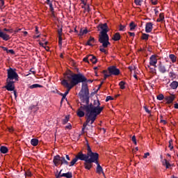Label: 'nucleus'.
Returning <instances> with one entry per match:
<instances>
[{"mask_svg": "<svg viewBox=\"0 0 178 178\" xmlns=\"http://www.w3.org/2000/svg\"><path fill=\"white\" fill-rule=\"evenodd\" d=\"M88 88L86 85L83 86L79 95L83 104H81L76 113L79 118H83L85 115L84 112H86L87 118L86 122L83 123L84 128L87 127L88 124H92L95 122L97 116L104 111V106H99L101 104L98 99L94 100L93 103L88 105V102H90Z\"/></svg>", "mask_w": 178, "mask_h": 178, "instance_id": "obj_1", "label": "nucleus"}, {"mask_svg": "<svg viewBox=\"0 0 178 178\" xmlns=\"http://www.w3.org/2000/svg\"><path fill=\"white\" fill-rule=\"evenodd\" d=\"M83 81H87V79L84 76V75L81 74H67L64 76V79L61 81L62 86L67 88V90L64 94H62L63 99L62 100L66 98V95L69 94V91H70L71 88L74 87V86H77L79 83H83Z\"/></svg>", "mask_w": 178, "mask_h": 178, "instance_id": "obj_2", "label": "nucleus"}, {"mask_svg": "<svg viewBox=\"0 0 178 178\" xmlns=\"http://www.w3.org/2000/svg\"><path fill=\"white\" fill-rule=\"evenodd\" d=\"M98 158H99V154L97 153L87 154L86 161L83 163L85 169L90 170L92 168V163H98Z\"/></svg>", "mask_w": 178, "mask_h": 178, "instance_id": "obj_3", "label": "nucleus"}, {"mask_svg": "<svg viewBox=\"0 0 178 178\" xmlns=\"http://www.w3.org/2000/svg\"><path fill=\"white\" fill-rule=\"evenodd\" d=\"M99 27H100L101 30H102V31L100 32V35L99 36V42H102L104 40L108 42V40H109V36L107 33L108 31H109L108 24L106 23L101 24L99 25Z\"/></svg>", "mask_w": 178, "mask_h": 178, "instance_id": "obj_4", "label": "nucleus"}, {"mask_svg": "<svg viewBox=\"0 0 178 178\" xmlns=\"http://www.w3.org/2000/svg\"><path fill=\"white\" fill-rule=\"evenodd\" d=\"M7 80H15V81H19V74L16 72V69L9 68L7 70Z\"/></svg>", "mask_w": 178, "mask_h": 178, "instance_id": "obj_5", "label": "nucleus"}, {"mask_svg": "<svg viewBox=\"0 0 178 178\" xmlns=\"http://www.w3.org/2000/svg\"><path fill=\"white\" fill-rule=\"evenodd\" d=\"M102 45L99 47V51L103 52L104 54H108V50L106 48L111 45V42H109V40H107V42L105 39H103L102 42H99Z\"/></svg>", "mask_w": 178, "mask_h": 178, "instance_id": "obj_6", "label": "nucleus"}, {"mask_svg": "<svg viewBox=\"0 0 178 178\" xmlns=\"http://www.w3.org/2000/svg\"><path fill=\"white\" fill-rule=\"evenodd\" d=\"M108 70L110 74H113V76H119L120 74V70L118 69L115 66L108 67Z\"/></svg>", "mask_w": 178, "mask_h": 178, "instance_id": "obj_7", "label": "nucleus"}, {"mask_svg": "<svg viewBox=\"0 0 178 178\" xmlns=\"http://www.w3.org/2000/svg\"><path fill=\"white\" fill-rule=\"evenodd\" d=\"M156 63H158V56L152 55L149 58V66H154L155 68L156 67Z\"/></svg>", "mask_w": 178, "mask_h": 178, "instance_id": "obj_8", "label": "nucleus"}, {"mask_svg": "<svg viewBox=\"0 0 178 178\" xmlns=\"http://www.w3.org/2000/svg\"><path fill=\"white\" fill-rule=\"evenodd\" d=\"M5 88H6L8 91H13L15 90V84H13V81L7 79V85L5 86Z\"/></svg>", "mask_w": 178, "mask_h": 178, "instance_id": "obj_9", "label": "nucleus"}, {"mask_svg": "<svg viewBox=\"0 0 178 178\" xmlns=\"http://www.w3.org/2000/svg\"><path fill=\"white\" fill-rule=\"evenodd\" d=\"M76 159H79L80 161H84L87 162V154H83V152H79L76 156Z\"/></svg>", "mask_w": 178, "mask_h": 178, "instance_id": "obj_10", "label": "nucleus"}, {"mask_svg": "<svg viewBox=\"0 0 178 178\" xmlns=\"http://www.w3.org/2000/svg\"><path fill=\"white\" fill-rule=\"evenodd\" d=\"M168 65H166L164 63H160L159 65V70L161 72V73H166V67Z\"/></svg>", "mask_w": 178, "mask_h": 178, "instance_id": "obj_11", "label": "nucleus"}, {"mask_svg": "<svg viewBox=\"0 0 178 178\" xmlns=\"http://www.w3.org/2000/svg\"><path fill=\"white\" fill-rule=\"evenodd\" d=\"M176 96L175 95H170V96H166L164 99L166 101L167 104H172L175 101Z\"/></svg>", "mask_w": 178, "mask_h": 178, "instance_id": "obj_12", "label": "nucleus"}, {"mask_svg": "<svg viewBox=\"0 0 178 178\" xmlns=\"http://www.w3.org/2000/svg\"><path fill=\"white\" fill-rule=\"evenodd\" d=\"M0 38H2V40H3L4 41H8V40H10V36H9V35L3 32L0 29Z\"/></svg>", "mask_w": 178, "mask_h": 178, "instance_id": "obj_13", "label": "nucleus"}, {"mask_svg": "<svg viewBox=\"0 0 178 178\" xmlns=\"http://www.w3.org/2000/svg\"><path fill=\"white\" fill-rule=\"evenodd\" d=\"M154 29V24L152 22H147L145 25V31L146 33H151Z\"/></svg>", "mask_w": 178, "mask_h": 178, "instance_id": "obj_14", "label": "nucleus"}, {"mask_svg": "<svg viewBox=\"0 0 178 178\" xmlns=\"http://www.w3.org/2000/svg\"><path fill=\"white\" fill-rule=\"evenodd\" d=\"M53 162L55 165V166H58L60 165V156L56 155L54 156Z\"/></svg>", "mask_w": 178, "mask_h": 178, "instance_id": "obj_15", "label": "nucleus"}, {"mask_svg": "<svg viewBox=\"0 0 178 178\" xmlns=\"http://www.w3.org/2000/svg\"><path fill=\"white\" fill-rule=\"evenodd\" d=\"M89 62H92V63H97V58L92 55L88 56Z\"/></svg>", "mask_w": 178, "mask_h": 178, "instance_id": "obj_16", "label": "nucleus"}, {"mask_svg": "<svg viewBox=\"0 0 178 178\" xmlns=\"http://www.w3.org/2000/svg\"><path fill=\"white\" fill-rule=\"evenodd\" d=\"M97 165V170H96L97 173H98L99 175H101V173H103L104 175V170L102 169V167H101V165H99V163H98V162Z\"/></svg>", "mask_w": 178, "mask_h": 178, "instance_id": "obj_17", "label": "nucleus"}, {"mask_svg": "<svg viewBox=\"0 0 178 178\" xmlns=\"http://www.w3.org/2000/svg\"><path fill=\"white\" fill-rule=\"evenodd\" d=\"M170 86L172 90H176V88H177L178 87V82L176 81H174L170 83Z\"/></svg>", "mask_w": 178, "mask_h": 178, "instance_id": "obj_18", "label": "nucleus"}, {"mask_svg": "<svg viewBox=\"0 0 178 178\" xmlns=\"http://www.w3.org/2000/svg\"><path fill=\"white\" fill-rule=\"evenodd\" d=\"M31 145H33V147H37V145H38V139L37 138H33L31 140Z\"/></svg>", "mask_w": 178, "mask_h": 178, "instance_id": "obj_19", "label": "nucleus"}, {"mask_svg": "<svg viewBox=\"0 0 178 178\" xmlns=\"http://www.w3.org/2000/svg\"><path fill=\"white\" fill-rule=\"evenodd\" d=\"M163 166H165L166 169H169L170 166H171L170 163L168 161V160L164 159L162 162Z\"/></svg>", "mask_w": 178, "mask_h": 178, "instance_id": "obj_20", "label": "nucleus"}, {"mask_svg": "<svg viewBox=\"0 0 178 178\" xmlns=\"http://www.w3.org/2000/svg\"><path fill=\"white\" fill-rule=\"evenodd\" d=\"M61 177H66V178H72L73 177V175H72V172H67V173H63V175H60Z\"/></svg>", "mask_w": 178, "mask_h": 178, "instance_id": "obj_21", "label": "nucleus"}, {"mask_svg": "<svg viewBox=\"0 0 178 178\" xmlns=\"http://www.w3.org/2000/svg\"><path fill=\"white\" fill-rule=\"evenodd\" d=\"M169 58L172 60V63H175L176 60H177V58L175 54H170Z\"/></svg>", "mask_w": 178, "mask_h": 178, "instance_id": "obj_22", "label": "nucleus"}, {"mask_svg": "<svg viewBox=\"0 0 178 178\" xmlns=\"http://www.w3.org/2000/svg\"><path fill=\"white\" fill-rule=\"evenodd\" d=\"M0 151H1V154H7L8 149V147H6L5 146H1L0 148Z\"/></svg>", "mask_w": 178, "mask_h": 178, "instance_id": "obj_23", "label": "nucleus"}, {"mask_svg": "<svg viewBox=\"0 0 178 178\" xmlns=\"http://www.w3.org/2000/svg\"><path fill=\"white\" fill-rule=\"evenodd\" d=\"M113 40L114 41H119L120 40V34L119 33H115L113 37Z\"/></svg>", "mask_w": 178, "mask_h": 178, "instance_id": "obj_24", "label": "nucleus"}, {"mask_svg": "<svg viewBox=\"0 0 178 178\" xmlns=\"http://www.w3.org/2000/svg\"><path fill=\"white\" fill-rule=\"evenodd\" d=\"M60 161L61 165H69V162H67V161H66V159L63 156L60 157Z\"/></svg>", "mask_w": 178, "mask_h": 178, "instance_id": "obj_25", "label": "nucleus"}, {"mask_svg": "<svg viewBox=\"0 0 178 178\" xmlns=\"http://www.w3.org/2000/svg\"><path fill=\"white\" fill-rule=\"evenodd\" d=\"M42 87V86H41L38 83H35L32 86H30L29 88H31V90H33V88H41Z\"/></svg>", "mask_w": 178, "mask_h": 178, "instance_id": "obj_26", "label": "nucleus"}, {"mask_svg": "<svg viewBox=\"0 0 178 178\" xmlns=\"http://www.w3.org/2000/svg\"><path fill=\"white\" fill-rule=\"evenodd\" d=\"M119 86L121 90H124V88H126V82L122 81L119 83Z\"/></svg>", "mask_w": 178, "mask_h": 178, "instance_id": "obj_27", "label": "nucleus"}, {"mask_svg": "<svg viewBox=\"0 0 178 178\" xmlns=\"http://www.w3.org/2000/svg\"><path fill=\"white\" fill-rule=\"evenodd\" d=\"M78 159H76V157L75 156L74 159H73L71 162L69 164V166L72 167V166H74V165H76V163L77 162Z\"/></svg>", "mask_w": 178, "mask_h": 178, "instance_id": "obj_28", "label": "nucleus"}, {"mask_svg": "<svg viewBox=\"0 0 178 178\" xmlns=\"http://www.w3.org/2000/svg\"><path fill=\"white\" fill-rule=\"evenodd\" d=\"M88 33V31L87 29H81L79 32V35H84L85 34H87Z\"/></svg>", "mask_w": 178, "mask_h": 178, "instance_id": "obj_29", "label": "nucleus"}, {"mask_svg": "<svg viewBox=\"0 0 178 178\" xmlns=\"http://www.w3.org/2000/svg\"><path fill=\"white\" fill-rule=\"evenodd\" d=\"M69 119H70V117L69 115H66L65 119L63 120V124H66V123L69 122Z\"/></svg>", "mask_w": 178, "mask_h": 178, "instance_id": "obj_30", "label": "nucleus"}, {"mask_svg": "<svg viewBox=\"0 0 178 178\" xmlns=\"http://www.w3.org/2000/svg\"><path fill=\"white\" fill-rule=\"evenodd\" d=\"M163 19H165V16L163 15V13H161L159 17L157 19V22H162Z\"/></svg>", "mask_w": 178, "mask_h": 178, "instance_id": "obj_31", "label": "nucleus"}, {"mask_svg": "<svg viewBox=\"0 0 178 178\" xmlns=\"http://www.w3.org/2000/svg\"><path fill=\"white\" fill-rule=\"evenodd\" d=\"M149 37V35H148L147 33H143L142 40H145V41H147L148 40Z\"/></svg>", "mask_w": 178, "mask_h": 178, "instance_id": "obj_32", "label": "nucleus"}, {"mask_svg": "<svg viewBox=\"0 0 178 178\" xmlns=\"http://www.w3.org/2000/svg\"><path fill=\"white\" fill-rule=\"evenodd\" d=\"M92 44H94V38H90L88 42H87V44L88 45H92Z\"/></svg>", "mask_w": 178, "mask_h": 178, "instance_id": "obj_33", "label": "nucleus"}, {"mask_svg": "<svg viewBox=\"0 0 178 178\" xmlns=\"http://www.w3.org/2000/svg\"><path fill=\"white\" fill-rule=\"evenodd\" d=\"M130 30L131 31L134 30L136 29V24H134V22H131L129 24Z\"/></svg>", "mask_w": 178, "mask_h": 178, "instance_id": "obj_34", "label": "nucleus"}, {"mask_svg": "<svg viewBox=\"0 0 178 178\" xmlns=\"http://www.w3.org/2000/svg\"><path fill=\"white\" fill-rule=\"evenodd\" d=\"M169 148L170 150L173 149V140H169V145H168Z\"/></svg>", "mask_w": 178, "mask_h": 178, "instance_id": "obj_35", "label": "nucleus"}, {"mask_svg": "<svg viewBox=\"0 0 178 178\" xmlns=\"http://www.w3.org/2000/svg\"><path fill=\"white\" fill-rule=\"evenodd\" d=\"M156 98L157 99H159V101H162V99H165V97L163 96V95L160 94L157 95Z\"/></svg>", "mask_w": 178, "mask_h": 178, "instance_id": "obj_36", "label": "nucleus"}, {"mask_svg": "<svg viewBox=\"0 0 178 178\" xmlns=\"http://www.w3.org/2000/svg\"><path fill=\"white\" fill-rule=\"evenodd\" d=\"M148 67L150 69L151 73L153 74H156V70H155V68H151L150 65H148Z\"/></svg>", "mask_w": 178, "mask_h": 178, "instance_id": "obj_37", "label": "nucleus"}, {"mask_svg": "<svg viewBox=\"0 0 178 178\" xmlns=\"http://www.w3.org/2000/svg\"><path fill=\"white\" fill-rule=\"evenodd\" d=\"M120 31H124L126 30V25H120Z\"/></svg>", "mask_w": 178, "mask_h": 178, "instance_id": "obj_38", "label": "nucleus"}, {"mask_svg": "<svg viewBox=\"0 0 178 178\" xmlns=\"http://www.w3.org/2000/svg\"><path fill=\"white\" fill-rule=\"evenodd\" d=\"M26 177H31V172L28 170L26 172H25Z\"/></svg>", "mask_w": 178, "mask_h": 178, "instance_id": "obj_39", "label": "nucleus"}, {"mask_svg": "<svg viewBox=\"0 0 178 178\" xmlns=\"http://www.w3.org/2000/svg\"><path fill=\"white\" fill-rule=\"evenodd\" d=\"M141 2H143V0H135L136 5H138V6H141Z\"/></svg>", "mask_w": 178, "mask_h": 178, "instance_id": "obj_40", "label": "nucleus"}, {"mask_svg": "<svg viewBox=\"0 0 178 178\" xmlns=\"http://www.w3.org/2000/svg\"><path fill=\"white\" fill-rule=\"evenodd\" d=\"M87 154H92V151H91V147H90V146H88V148H87Z\"/></svg>", "mask_w": 178, "mask_h": 178, "instance_id": "obj_41", "label": "nucleus"}, {"mask_svg": "<svg viewBox=\"0 0 178 178\" xmlns=\"http://www.w3.org/2000/svg\"><path fill=\"white\" fill-rule=\"evenodd\" d=\"M131 140H132L133 143L135 144V145H137V140H136L135 136H132Z\"/></svg>", "mask_w": 178, "mask_h": 178, "instance_id": "obj_42", "label": "nucleus"}, {"mask_svg": "<svg viewBox=\"0 0 178 178\" xmlns=\"http://www.w3.org/2000/svg\"><path fill=\"white\" fill-rule=\"evenodd\" d=\"M111 74H106V72L104 71V80H106L108 77H110Z\"/></svg>", "mask_w": 178, "mask_h": 178, "instance_id": "obj_43", "label": "nucleus"}, {"mask_svg": "<svg viewBox=\"0 0 178 178\" xmlns=\"http://www.w3.org/2000/svg\"><path fill=\"white\" fill-rule=\"evenodd\" d=\"M7 54H11L12 55H15V51H13V49L7 50Z\"/></svg>", "mask_w": 178, "mask_h": 178, "instance_id": "obj_44", "label": "nucleus"}, {"mask_svg": "<svg viewBox=\"0 0 178 178\" xmlns=\"http://www.w3.org/2000/svg\"><path fill=\"white\" fill-rule=\"evenodd\" d=\"M48 5H49V8H50V10L52 13H54V7H52V3H47Z\"/></svg>", "mask_w": 178, "mask_h": 178, "instance_id": "obj_45", "label": "nucleus"}, {"mask_svg": "<svg viewBox=\"0 0 178 178\" xmlns=\"http://www.w3.org/2000/svg\"><path fill=\"white\" fill-rule=\"evenodd\" d=\"M58 42L60 45H62V35H58Z\"/></svg>", "mask_w": 178, "mask_h": 178, "instance_id": "obj_46", "label": "nucleus"}, {"mask_svg": "<svg viewBox=\"0 0 178 178\" xmlns=\"http://www.w3.org/2000/svg\"><path fill=\"white\" fill-rule=\"evenodd\" d=\"M66 130H72V124H69L65 127Z\"/></svg>", "mask_w": 178, "mask_h": 178, "instance_id": "obj_47", "label": "nucleus"}, {"mask_svg": "<svg viewBox=\"0 0 178 178\" xmlns=\"http://www.w3.org/2000/svg\"><path fill=\"white\" fill-rule=\"evenodd\" d=\"M3 31H6L7 33H13V30H12V29H6V28H5V29H3Z\"/></svg>", "mask_w": 178, "mask_h": 178, "instance_id": "obj_48", "label": "nucleus"}, {"mask_svg": "<svg viewBox=\"0 0 178 178\" xmlns=\"http://www.w3.org/2000/svg\"><path fill=\"white\" fill-rule=\"evenodd\" d=\"M112 99H113L112 97L108 96L106 99V102H108V101H112Z\"/></svg>", "mask_w": 178, "mask_h": 178, "instance_id": "obj_49", "label": "nucleus"}, {"mask_svg": "<svg viewBox=\"0 0 178 178\" xmlns=\"http://www.w3.org/2000/svg\"><path fill=\"white\" fill-rule=\"evenodd\" d=\"M152 5H156L158 3V0H151Z\"/></svg>", "mask_w": 178, "mask_h": 178, "instance_id": "obj_50", "label": "nucleus"}, {"mask_svg": "<svg viewBox=\"0 0 178 178\" xmlns=\"http://www.w3.org/2000/svg\"><path fill=\"white\" fill-rule=\"evenodd\" d=\"M144 109L145 111V112H147V113H151V111H149L148 108H147V106H144Z\"/></svg>", "mask_w": 178, "mask_h": 178, "instance_id": "obj_51", "label": "nucleus"}, {"mask_svg": "<svg viewBox=\"0 0 178 178\" xmlns=\"http://www.w3.org/2000/svg\"><path fill=\"white\" fill-rule=\"evenodd\" d=\"M83 62H87L88 63H90L89 60H88V56L86 58H83Z\"/></svg>", "mask_w": 178, "mask_h": 178, "instance_id": "obj_52", "label": "nucleus"}, {"mask_svg": "<svg viewBox=\"0 0 178 178\" xmlns=\"http://www.w3.org/2000/svg\"><path fill=\"white\" fill-rule=\"evenodd\" d=\"M148 156H149V152H147V153H145V154H144V156H143V158H148Z\"/></svg>", "mask_w": 178, "mask_h": 178, "instance_id": "obj_53", "label": "nucleus"}, {"mask_svg": "<svg viewBox=\"0 0 178 178\" xmlns=\"http://www.w3.org/2000/svg\"><path fill=\"white\" fill-rule=\"evenodd\" d=\"M0 5L1 8L2 6H3V5H5V2L3 1V0H0Z\"/></svg>", "mask_w": 178, "mask_h": 178, "instance_id": "obj_54", "label": "nucleus"}, {"mask_svg": "<svg viewBox=\"0 0 178 178\" xmlns=\"http://www.w3.org/2000/svg\"><path fill=\"white\" fill-rule=\"evenodd\" d=\"M128 34H129L130 37H134L135 34L134 33L129 32Z\"/></svg>", "mask_w": 178, "mask_h": 178, "instance_id": "obj_55", "label": "nucleus"}, {"mask_svg": "<svg viewBox=\"0 0 178 178\" xmlns=\"http://www.w3.org/2000/svg\"><path fill=\"white\" fill-rule=\"evenodd\" d=\"M58 35H62V29L58 30Z\"/></svg>", "mask_w": 178, "mask_h": 178, "instance_id": "obj_56", "label": "nucleus"}, {"mask_svg": "<svg viewBox=\"0 0 178 178\" xmlns=\"http://www.w3.org/2000/svg\"><path fill=\"white\" fill-rule=\"evenodd\" d=\"M43 47H44V49H46L47 51H49V47L48 46H44Z\"/></svg>", "mask_w": 178, "mask_h": 178, "instance_id": "obj_57", "label": "nucleus"}, {"mask_svg": "<svg viewBox=\"0 0 178 178\" xmlns=\"http://www.w3.org/2000/svg\"><path fill=\"white\" fill-rule=\"evenodd\" d=\"M174 108L175 109H178V104L177 103L174 104Z\"/></svg>", "mask_w": 178, "mask_h": 178, "instance_id": "obj_58", "label": "nucleus"}, {"mask_svg": "<svg viewBox=\"0 0 178 178\" xmlns=\"http://www.w3.org/2000/svg\"><path fill=\"white\" fill-rule=\"evenodd\" d=\"M161 123H163V124H166V121L165 120H161Z\"/></svg>", "mask_w": 178, "mask_h": 178, "instance_id": "obj_59", "label": "nucleus"}, {"mask_svg": "<svg viewBox=\"0 0 178 178\" xmlns=\"http://www.w3.org/2000/svg\"><path fill=\"white\" fill-rule=\"evenodd\" d=\"M2 49H3L4 51H6V52H8V48L5 47H1Z\"/></svg>", "mask_w": 178, "mask_h": 178, "instance_id": "obj_60", "label": "nucleus"}, {"mask_svg": "<svg viewBox=\"0 0 178 178\" xmlns=\"http://www.w3.org/2000/svg\"><path fill=\"white\" fill-rule=\"evenodd\" d=\"M65 158L67 161H70V157L69 156V155H66Z\"/></svg>", "mask_w": 178, "mask_h": 178, "instance_id": "obj_61", "label": "nucleus"}, {"mask_svg": "<svg viewBox=\"0 0 178 178\" xmlns=\"http://www.w3.org/2000/svg\"><path fill=\"white\" fill-rule=\"evenodd\" d=\"M8 131H10V133H12V131H13V129L9 128V129H8Z\"/></svg>", "mask_w": 178, "mask_h": 178, "instance_id": "obj_62", "label": "nucleus"}, {"mask_svg": "<svg viewBox=\"0 0 178 178\" xmlns=\"http://www.w3.org/2000/svg\"><path fill=\"white\" fill-rule=\"evenodd\" d=\"M23 33H24L25 36L27 35V34H28L27 31H24Z\"/></svg>", "mask_w": 178, "mask_h": 178, "instance_id": "obj_63", "label": "nucleus"}, {"mask_svg": "<svg viewBox=\"0 0 178 178\" xmlns=\"http://www.w3.org/2000/svg\"><path fill=\"white\" fill-rule=\"evenodd\" d=\"M87 8H87L88 12H90V6H88Z\"/></svg>", "mask_w": 178, "mask_h": 178, "instance_id": "obj_64", "label": "nucleus"}]
</instances>
